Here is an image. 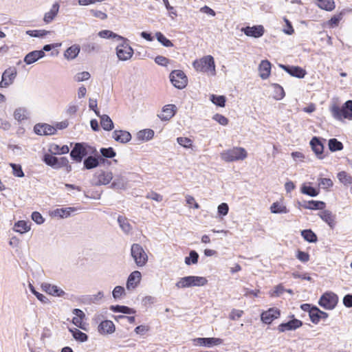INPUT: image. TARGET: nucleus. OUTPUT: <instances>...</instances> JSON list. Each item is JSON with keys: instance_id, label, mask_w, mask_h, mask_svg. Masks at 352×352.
Wrapping results in <instances>:
<instances>
[{"instance_id": "4468645a", "label": "nucleus", "mask_w": 352, "mask_h": 352, "mask_svg": "<svg viewBox=\"0 0 352 352\" xmlns=\"http://www.w3.org/2000/svg\"><path fill=\"white\" fill-rule=\"evenodd\" d=\"M34 131L39 135H53L56 132V129L48 124L38 123L34 127Z\"/></svg>"}, {"instance_id": "39448f33", "label": "nucleus", "mask_w": 352, "mask_h": 352, "mask_svg": "<svg viewBox=\"0 0 352 352\" xmlns=\"http://www.w3.org/2000/svg\"><path fill=\"white\" fill-rule=\"evenodd\" d=\"M193 67L197 71L208 72L215 70V65L212 56L208 55L193 62Z\"/></svg>"}, {"instance_id": "c85d7f7f", "label": "nucleus", "mask_w": 352, "mask_h": 352, "mask_svg": "<svg viewBox=\"0 0 352 352\" xmlns=\"http://www.w3.org/2000/svg\"><path fill=\"white\" fill-rule=\"evenodd\" d=\"M60 6L58 3L56 2L54 3L50 10L47 12H46L43 17V21L46 23H51L56 16L58 14V10H59Z\"/></svg>"}, {"instance_id": "052dcab7", "label": "nucleus", "mask_w": 352, "mask_h": 352, "mask_svg": "<svg viewBox=\"0 0 352 352\" xmlns=\"http://www.w3.org/2000/svg\"><path fill=\"white\" fill-rule=\"evenodd\" d=\"M125 294V291L123 287L122 286H116L113 290L112 295L115 299H118L122 297V296Z\"/></svg>"}, {"instance_id": "79ce46f5", "label": "nucleus", "mask_w": 352, "mask_h": 352, "mask_svg": "<svg viewBox=\"0 0 352 352\" xmlns=\"http://www.w3.org/2000/svg\"><path fill=\"white\" fill-rule=\"evenodd\" d=\"M14 229L16 232L22 234L28 232L30 230V226L25 221H19L15 223Z\"/></svg>"}, {"instance_id": "b1692460", "label": "nucleus", "mask_w": 352, "mask_h": 352, "mask_svg": "<svg viewBox=\"0 0 352 352\" xmlns=\"http://www.w3.org/2000/svg\"><path fill=\"white\" fill-rule=\"evenodd\" d=\"M45 56V54L43 51L34 50L26 54L23 60L27 65H30L43 58Z\"/></svg>"}, {"instance_id": "13d9d810", "label": "nucleus", "mask_w": 352, "mask_h": 352, "mask_svg": "<svg viewBox=\"0 0 352 352\" xmlns=\"http://www.w3.org/2000/svg\"><path fill=\"white\" fill-rule=\"evenodd\" d=\"M12 168L13 175L18 177H24V173L22 170L21 166L16 164H10Z\"/></svg>"}, {"instance_id": "9b49d317", "label": "nucleus", "mask_w": 352, "mask_h": 352, "mask_svg": "<svg viewBox=\"0 0 352 352\" xmlns=\"http://www.w3.org/2000/svg\"><path fill=\"white\" fill-rule=\"evenodd\" d=\"M310 146L319 160H323L328 155V152L324 153V144L318 137H314L310 141Z\"/></svg>"}, {"instance_id": "0e129e2a", "label": "nucleus", "mask_w": 352, "mask_h": 352, "mask_svg": "<svg viewBox=\"0 0 352 352\" xmlns=\"http://www.w3.org/2000/svg\"><path fill=\"white\" fill-rule=\"evenodd\" d=\"M274 89L276 91V96L274 98L276 100H281L285 96V91L283 88L278 84L274 85Z\"/></svg>"}, {"instance_id": "a18cd8bd", "label": "nucleus", "mask_w": 352, "mask_h": 352, "mask_svg": "<svg viewBox=\"0 0 352 352\" xmlns=\"http://www.w3.org/2000/svg\"><path fill=\"white\" fill-rule=\"evenodd\" d=\"M43 162L48 166L56 168L58 164V157L54 156L52 154H45L43 156Z\"/></svg>"}, {"instance_id": "20e7f679", "label": "nucleus", "mask_w": 352, "mask_h": 352, "mask_svg": "<svg viewBox=\"0 0 352 352\" xmlns=\"http://www.w3.org/2000/svg\"><path fill=\"white\" fill-rule=\"evenodd\" d=\"M131 254L138 267L144 266L148 261V256L144 250L138 243H133L131 248Z\"/></svg>"}, {"instance_id": "864d4df0", "label": "nucleus", "mask_w": 352, "mask_h": 352, "mask_svg": "<svg viewBox=\"0 0 352 352\" xmlns=\"http://www.w3.org/2000/svg\"><path fill=\"white\" fill-rule=\"evenodd\" d=\"M271 212L272 213H287L288 212L287 208L284 206H282L279 204L278 203L276 202L274 203L271 208Z\"/></svg>"}, {"instance_id": "473e14b6", "label": "nucleus", "mask_w": 352, "mask_h": 352, "mask_svg": "<svg viewBox=\"0 0 352 352\" xmlns=\"http://www.w3.org/2000/svg\"><path fill=\"white\" fill-rule=\"evenodd\" d=\"M99 117L100 118L101 126L104 131H109L113 129V122L109 116L104 114L102 116L100 115Z\"/></svg>"}, {"instance_id": "4c0bfd02", "label": "nucleus", "mask_w": 352, "mask_h": 352, "mask_svg": "<svg viewBox=\"0 0 352 352\" xmlns=\"http://www.w3.org/2000/svg\"><path fill=\"white\" fill-rule=\"evenodd\" d=\"M317 6L327 11H332L336 7L333 0H317Z\"/></svg>"}, {"instance_id": "423d86ee", "label": "nucleus", "mask_w": 352, "mask_h": 352, "mask_svg": "<svg viewBox=\"0 0 352 352\" xmlns=\"http://www.w3.org/2000/svg\"><path fill=\"white\" fill-rule=\"evenodd\" d=\"M170 80L173 85L179 89L185 88L188 84V78L184 72L182 70H173L170 74Z\"/></svg>"}, {"instance_id": "ddd939ff", "label": "nucleus", "mask_w": 352, "mask_h": 352, "mask_svg": "<svg viewBox=\"0 0 352 352\" xmlns=\"http://www.w3.org/2000/svg\"><path fill=\"white\" fill-rule=\"evenodd\" d=\"M279 67L292 76L302 78L306 75V71L299 66H290L280 64Z\"/></svg>"}, {"instance_id": "de8ad7c7", "label": "nucleus", "mask_w": 352, "mask_h": 352, "mask_svg": "<svg viewBox=\"0 0 352 352\" xmlns=\"http://www.w3.org/2000/svg\"><path fill=\"white\" fill-rule=\"evenodd\" d=\"M70 331L72 333V336L74 339L78 341L83 342L88 340V336L78 329H74V330L70 329Z\"/></svg>"}, {"instance_id": "6ab92c4d", "label": "nucleus", "mask_w": 352, "mask_h": 352, "mask_svg": "<svg viewBox=\"0 0 352 352\" xmlns=\"http://www.w3.org/2000/svg\"><path fill=\"white\" fill-rule=\"evenodd\" d=\"M302 325V322L298 319H293L287 322L281 323L278 327V330L280 332H285L286 331L296 330Z\"/></svg>"}, {"instance_id": "680f3d73", "label": "nucleus", "mask_w": 352, "mask_h": 352, "mask_svg": "<svg viewBox=\"0 0 352 352\" xmlns=\"http://www.w3.org/2000/svg\"><path fill=\"white\" fill-rule=\"evenodd\" d=\"M49 33L48 31L44 30H29L27 34L32 37H43Z\"/></svg>"}, {"instance_id": "a211bd4d", "label": "nucleus", "mask_w": 352, "mask_h": 352, "mask_svg": "<svg viewBox=\"0 0 352 352\" xmlns=\"http://www.w3.org/2000/svg\"><path fill=\"white\" fill-rule=\"evenodd\" d=\"M177 111L175 104H166L163 107L162 113L158 115L159 118L162 121H167L172 118Z\"/></svg>"}, {"instance_id": "4be33fe9", "label": "nucleus", "mask_w": 352, "mask_h": 352, "mask_svg": "<svg viewBox=\"0 0 352 352\" xmlns=\"http://www.w3.org/2000/svg\"><path fill=\"white\" fill-rule=\"evenodd\" d=\"M328 314L321 311L316 306L312 307V311H310V320L314 324H318L320 320H325L328 318Z\"/></svg>"}, {"instance_id": "f704fd0d", "label": "nucleus", "mask_w": 352, "mask_h": 352, "mask_svg": "<svg viewBox=\"0 0 352 352\" xmlns=\"http://www.w3.org/2000/svg\"><path fill=\"white\" fill-rule=\"evenodd\" d=\"M346 11L345 10H342L337 14L333 15L327 22V25L329 28H335L338 26L340 21L343 19Z\"/></svg>"}, {"instance_id": "e433bc0d", "label": "nucleus", "mask_w": 352, "mask_h": 352, "mask_svg": "<svg viewBox=\"0 0 352 352\" xmlns=\"http://www.w3.org/2000/svg\"><path fill=\"white\" fill-rule=\"evenodd\" d=\"M110 309L115 313H122L125 314H133L135 313V310L124 305H112L110 307Z\"/></svg>"}, {"instance_id": "aec40b11", "label": "nucleus", "mask_w": 352, "mask_h": 352, "mask_svg": "<svg viewBox=\"0 0 352 352\" xmlns=\"http://www.w3.org/2000/svg\"><path fill=\"white\" fill-rule=\"evenodd\" d=\"M116 331V327L111 320H105L102 321L98 327V331L101 335H107L114 333Z\"/></svg>"}, {"instance_id": "603ef678", "label": "nucleus", "mask_w": 352, "mask_h": 352, "mask_svg": "<svg viewBox=\"0 0 352 352\" xmlns=\"http://www.w3.org/2000/svg\"><path fill=\"white\" fill-rule=\"evenodd\" d=\"M318 186H320L324 190H328L329 188H331L333 185V182L330 178L320 177L318 179Z\"/></svg>"}, {"instance_id": "2eb2a0df", "label": "nucleus", "mask_w": 352, "mask_h": 352, "mask_svg": "<svg viewBox=\"0 0 352 352\" xmlns=\"http://www.w3.org/2000/svg\"><path fill=\"white\" fill-rule=\"evenodd\" d=\"M280 315V311L278 309L273 307L270 308L267 311H263L261 314V320L265 324H271L272 322L278 318Z\"/></svg>"}, {"instance_id": "58836bf2", "label": "nucleus", "mask_w": 352, "mask_h": 352, "mask_svg": "<svg viewBox=\"0 0 352 352\" xmlns=\"http://www.w3.org/2000/svg\"><path fill=\"white\" fill-rule=\"evenodd\" d=\"M328 147L330 151L336 152L342 151L344 148L343 144L336 138H331L328 141Z\"/></svg>"}, {"instance_id": "3c124183", "label": "nucleus", "mask_w": 352, "mask_h": 352, "mask_svg": "<svg viewBox=\"0 0 352 352\" xmlns=\"http://www.w3.org/2000/svg\"><path fill=\"white\" fill-rule=\"evenodd\" d=\"M210 100L217 106L223 107L226 104V97L224 96H217L212 94L210 96Z\"/></svg>"}, {"instance_id": "bb28decb", "label": "nucleus", "mask_w": 352, "mask_h": 352, "mask_svg": "<svg viewBox=\"0 0 352 352\" xmlns=\"http://www.w3.org/2000/svg\"><path fill=\"white\" fill-rule=\"evenodd\" d=\"M195 341L200 346H212V345H219L222 343L221 338H199Z\"/></svg>"}, {"instance_id": "6e6552de", "label": "nucleus", "mask_w": 352, "mask_h": 352, "mask_svg": "<svg viewBox=\"0 0 352 352\" xmlns=\"http://www.w3.org/2000/svg\"><path fill=\"white\" fill-rule=\"evenodd\" d=\"M338 302V296L331 292H329L322 295L318 301V304L326 309L331 310L335 308Z\"/></svg>"}, {"instance_id": "c9c22d12", "label": "nucleus", "mask_w": 352, "mask_h": 352, "mask_svg": "<svg viewBox=\"0 0 352 352\" xmlns=\"http://www.w3.org/2000/svg\"><path fill=\"white\" fill-rule=\"evenodd\" d=\"M154 136V131L152 129H144L137 133V138L141 141H148Z\"/></svg>"}, {"instance_id": "c03bdc74", "label": "nucleus", "mask_w": 352, "mask_h": 352, "mask_svg": "<svg viewBox=\"0 0 352 352\" xmlns=\"http://www.w3.org/2000/svg\"><path fill=\"white\" fill-rule=\"evenodd\" d=\"M126 184L125 179L122 177H120L113 180L111 184V188L116 190H122L125 188Z\"/></svg>"}, {"instance_id": "0eeeda50", "label": "nucleus", "mask_w": 352, "mask_h": 352, "mask_svg": "<svg viewBox=\"0 0 352 352\" xmlns=\"http://www.w3.org/2000/svg\"><path fill=\"white\" fill-rule=\"evenodd\" d=\"M120 41H122V43L116 47L117 56L120 60H127L132 57L133 50L127 43L128 40L126 38L124 40H120Z\"/></svg>"}, {"instance_id": "bf43d9fd", "label": "nucleus", "mask_w": 352, "mask_h": 352, "mask_svg": "<svg viewBox=\"0 0 352 352\" xmlns=\"http://www.w3.org/2000/svg\"><path fill=\"white\" fill-rule=\"evenodd\" d=\"M25 109L23 108L16 109L14 113V117L18 121L23 120L26 118Z\"/></svg>"}, {"instance_id": "72a5a7b5", "label": "nucleus", "mask_w": 352, "mask_h": 352, "mask_svg": "<svg viewBox=\"0 0 352 352\" xmlns=\"http://www.w3.org/2000/svg\"><path fill=\"white\" fill-rule=\"evenodd\" d=\"M49 151L52 155L66 154L69 153V148L67 145L60 146L57 144H52L50 146Z\"/></svg>"}, {"instance_id": "e2e57ef3", "label": "nucleus", "mask_w": 352, "mask_h": 352, "mask_svg": "<svg viewBox=\"0 0 352 352\" xmlns=\"http://www.w3.org/2000/svg\"><path fill=\"white\" fill-rule=\"evenodd\" d=\"M213 120H214L216 122L219 123L220 124L223 126H226L228 123V120L227 118H226L224 116L219 113H216L213 116Z\"/></svg>"}, {"instance_id": "5fc2aeb1", "label": "nucleus", "mask_w": 352, "mask_h": 352, "mask_svg": "<svg viewBox=\"0 0 352 352\" xmlns=\"http://www.w3.org/2000/svg\"><path fill=\"white\" fill-rule=\"evenodd\" d=\"M177 143L186 148H189L192 146V141L188 138L179 137L177 138Z\"/></svg>"}, {"instance_id": "49530a36", "label": "nucleus", "mask_w": 352, "mask_h": 352, "mask_svg": "<svg viewBox=\"0 0 352 352\" xmlns=\"http://www.w3.org/2000/svg\"><path fill=\"white\" fill-rule=\"evenodd\" d=\"M301 192L310 197H314L319 194V190H316L312 186L302 185L301 187Z\"/></svg>"}, {"instance_id": "7c9ffc66", "label": "nucleus", "mask_w": 352, "mask_h": 352, "mask_svg": "<svg viewBox=\"0 0 352 352\" xmlns=\"http://www.w3.org/2000/svg\"><path fill=\"white\" fill-rule=\"evenodd\" d=\"M83 168L84 169H93L94 168H96L99 166V161L98 159L96 158L95 156H88L86 157L83 161Z\"/></svg>"}, {"instance_id": "a19ab883", "label": "nucleus", "mask_w": 352, "mask_h": 352, "mask_svg": "<svg viewBox=\"0 0 352 352\" xmlns=\"http://www.w3.org/2000/svg\"><path fill=\"white\" fill-rule=\"evenodd\" d=\"M98 36L103 38H116L117 41L124 39V37L107 30L99 32Z\"/></svg>"}, {"instance_id": "5701e85b", "label": "nucleus", "mask_w": 352, "mask_h": 352, "mask_svg": "<svg viewBox=\"0 0 352 352\" xmlns=\"http://www.w3.org/2000/svg\"><path fill=\"white\" fill-rule=\"evenodd\" d=\"M319 217L327 223L331 228H333L336 226V215L333 214L329 210H322V211L318 213Z\"/></svg>"}, {"instance_id": "a878e982", "label": "nucleus", "mask_w": 352, "mask_h": 352, "mask_svg": "<svg viewBox=\"0 0 352 352\" xmlns=\"http://www.w3.org/2000/svg\"><path fill=\"white\" fill-rule=\"evenodd\" d=\"M141 280V273L139 271L133 272L128 277L126 287L128 289H135Z\"/></svg>"}, {"instance_id": "774afa93", "label": "nucleus", "mask_w": 352, "mask_h": 352, "mask_svg": "<svg viewBox=\"0 0 352 352\" xmlns=\"http://www.w3.org/2000/svg\"><path fill=\"white\" fill-rule=\"evenodd\" d=\"M146 198L150 199L157 202H161L163 200V196L155 192L151 191L146 195Z\"/></svg>"}, {"instance_id": "7ed1b4c3", "label": "nucleus", "mask_w": 352, "mask_h": 352, "mask_svg": "<svg viewBox=\"0 0 352 352\" xmlns=\"http://www.w3.org/2000/svg\"><path fill=\"white\" fill-rule=\"evenodd\" d=\"M208 283L207 279L203 276H188L181 278L175 284L177 288L204 286Z\"/></svg>"}, {"instance_id": "69168bd1", "label": "nucleus", "mask_w": 352, "mask_h": 352, "mask_svg": "<svg viewBox=\"0 0 352 352\" xmlns=\"http://www.w3.org/2000/svg\"><path fill=\"white\" fill-rule=\"evenodd\" d=\"M54 216L60 217V218H67L69 217V213L67 212V208H57L53 212Z\"/></svg>"}, {"instance_id": "dca6fc26", "label": "nucleus", "mask_w": 352, "mask_h": 352, "mask_svg": "<svg viewBox=\"0 0 352 352\" xmlns=\"http://www.w3.org/2000/svg\"><path fill=\"white\" fill-rule=\"evenodd\" d=\"M241 31L248 36L259 38L264 34V28L263 25H254L252 27H245L241 29Z\"/></svg>"}, {"instance_id": "37998d69", "label": "nucleus", "mask_w": 352, "mask_h": 352, "mask_svg": "<svg viewBox=\"0 0 352 352\" xmlns=\"http://www.w3.org/2000/svg\"><path fill=\"white\" fill-rule=\"evenodd\" d=\"M301 236L305 241L309 243H315L318 240L316 234L309 229L302 230L301 232Z\"/></svg>"}, {"instance_id": "4d7b16f0", "label": "nucleus", "mask_w": 352, "mask_h": 352, "mask_svg": "<svg viewBox=\"0 0 352 352\" xmlns=\"http://www.w3.org/2000/svg\"><path fill=\"white\" fill-rule=\"evenodd\" d=\"M29 288H30V291L36 296V298L38 300H40L41 302H42L43 303L49 302L48 298L46 296H45L43 294L36 292L34 287L32 285L30 284Z\"/></svg>"}, {"instance_id": "412c9836", "label": "nucleus", "mask_w": 352, "mask_h": 352, "mask_svg": "<svg viewBox=\"0 0 352 352\" xmlns=\"http://www.w3.org/2000/svg\"><path fill=\"white\" fill-rule=\"evenodd\" d=\"M300 206L309 210H323L326 204L324 201H302L301 202H298Z\"/></svg>"}, {"instance_id": "f03ea898", "label": "nucleus", "mask_w": 352, "mask_h": 352, "mask_svg": "<svg viewBox=\"0 0 352 352\" xmlns=\"http://www.w3.org/2000/svg\"><path fill=\"white\" fill-rule=\"evenodd\" d=\"M221 158L226 162H231L234 161L243 160L247 157L248 153L245 148L241 147H234L223 151L220 154Z\"/></svg>"}, {"instance_id": "2f4dec72", "label": "nucleus", "mask_w": 352, "mask_h": 352, "mask_svg": "<svg viewBox=\"0 0 352 352\" xmlns=\"http://www.w3.org/2000/svg\"><path fill=\"white\" fill-rule=\"evenodd\" d=\"M80 50L78 45H73L65 50L64 56L68 60L74 59L78 55Z\"/></svg>"}, {"instance_id": "393cba45", "label": "nucleus", "mask_w": 352, "mask_h": 352, "mask_svg": "<svg viewBox=\"0 0 352 352\" xmlns=\"http://www.w3.org/2000/svg\"><path fill=\"white\" fill-rule=\"evenodd\" d=\"M113 138L116 142L124 144L131 140V135L126 131L116 130L113 133Z\"/></svg>"}, {"instance_id": "9d476101", "label": "nucleus", "mask_w": 352, "mask_h": 352, "mask_svg": "<svg viewBox=\"0 0 352 352\" xmlns=\"http://www.w3.org/2000/svg\"><path fill=\"white\" fill-rule=\"evenodd\" d=\"M87 147L89 146L86 143H76L70 152L71 158L76 162H82L83 157L88 154L87 151Z\"/></svg>"}, {"instance_id": "c756f323", "label": "nucleus", "mask_w": 352, "mask_h": 352, "mask_svg": "<svg viewBox=\"0 0 352 352\" xmlns=\"http://www.w3.org/2000/svg\"><path fill=\"white\" fill-rule=\"evenodd\" d=\"M118 223L121 230L126 234L131 233L133 230L132 226L130 224L129 219L122 215L118 217Z\"/></svg>"}, {"instance_id": "8fccbe9b", "label": "nucleus", "mask_w": 352, "mask_h": 352, "mask_svg": "<svg viewBox=\"0 0 352 352\" xmlns=\"http://www.w3.org/2000/svg\"><path fill=\"white\" fill-rule=\"evenodd\" d=\"M199 254L195 250H191L189 253V256L185 258V263L187 265L191 264H196L198 262Z\"/></svg>"}, {"instance_id": "338daca9", "label": "nucleus", "mask_w": 352, "mask_h": 352, "mask_svg": "<svg viewBox=\"0 0 352 352\" xmlns=\"http://www.w3.org/2000/svg\"><path fill=\"white\" fill-rule=\"evenodd\" d=\"M90 78V74L88 72H82L78 73L75 76V80L76 82H81L84 80H87Z\"/></svg>"}, {"instance_id": "6e6d98bb", "label": "nucleus", "mask_w": 352, "mask_h": 352, "mask_svg": "<svg viewBox=\"0 0 352 352\" xmlns=\"http://www.w3.org/2000/svg\"><path fill=\"white\" fill-rule=\"evenodd\" d=\"M100 153L103 157L112 158L116 156V153L113 148H100Z\"/></svg>"}, {"instance_id": "f3484780", "label": "nucleus", "mask_w": 352, "mask_h": 352, "mask_svg": "<svg viewBox=\"0 0 352 352\" xmlns=\"http://www.w3.org/2000/svg\"><path fill=\"white\" fill-rule=\"evenodd\" d=\"M41 287L47 294L54 296L61 297L65 294V292L58 286L47 283H42Z\"/></svg>"}, {"instance_id": "ea45409f", "label": "nucleus", "mask_w": 352, "mask_h": 352, "mask_svg": "<svg viewBox=\"0 0 352 352\" xmlns=\"http://www.w3.org/2000/svg\"><path fill=\"white\" fill-rule=\"evenodd\" d=\"M337 177L340 182L345 186L352 184V176L348 174L346 171H340L338 173Z\"/></svg>"}, {"instance_id": "09e8293b", "label": "nucleus", "mask_w": 352, "mask_h": 352, "mask_svg": "<svg viewBox=\"0 0 352 352\" xmlns=\"http://www.w3.org/2000/svg\"><path fill=\"white\" fill-rule=\"evenodd\" d=\"M157 40L164 47H173V43L168 39L162 32H158L155 34Z\"/></svg>"}, {"instance_id": "1a4fd4ad", "label": "nucleus", "mask_w": 352, "mask_h": 352, "mask_svg": "<svg viewBox=\"0 0 352 352\" xmlns=\"http://www.w3.org/2000/svg\"><path fill=\"white\" fill-rule=\"evenodd\" d=\"M113 179V175L111 172L104 171L100 170L96 171L93 176V179L91 182L92 186H101L107 185L110 183Z\"/></svg>"}, {"instance_id": "f257e3e1", "label": "nucleus", "mask_w": 352, "mask_h": 352, "mask_svg": "<svg viewBox=\"0 0 352 352\" xmlns=\"http://www.w3.org/2000/svg\"><path fill=\"white\" fill-rule=\"evenodd\" d=\"M332 116L338 120H352V100H347L341 107L334 104L330 108Z\"/></svg>"}, {"instance_id": "cd10ccee", "label": "nucleus", "mask_w": 352, "mask_h": 352, "mask_svg": "<svg viewBox=\"0 0 352 352\" xmlns=\"http://www.w3.org/2000/svg\"><path fill=\"white\" fill-rule=\"evenodd\" d=\"M258 70L260 72V74H259L260 77L263 80L267 79L270 75V72H271L270 62L268 61L267 60H262L259 65Z\"/></svg>"}, {"instance_id": "f8f14e48", "label": "nucleus", "mask_w": 352, "mask_h": 352, "mask_svg": "<svg viewBox=\"0 0 352 352\" xmlns=\"http://www.w3.org/2000/svg\"><path fill=\"white\" fill-rule=\"evenodd\" d=\"M16 76V70L14 67H10L4 71L0 82L1 87H7L12 84Z\"/></svg>"}]
</instances>
